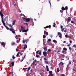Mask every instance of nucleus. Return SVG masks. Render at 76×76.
Here are the masks:
<instances>
[{
    "label": "nucleus",
    "instance_id": "f257e3e1",
    "mask_svg": "<svg viewBox=\"0 0 76 76\" xmlns=\"http://www.w3.org/2000/svg\"><path fill=\"white\" fill-rule=\"evenodd\" d=\"M21 27L22 32H27L29 30L28 29H27V30H25V27L21 26Z\"/></svg>",
    "mask_w": 76,
    "mask_h": 76
},
{
    "label": "nucleus",
    "instance_id": "f03ea898",
    "mask_svg": "<svg viewBox=\"0 0 76 76\" xmlns=\"http://www.w3.org/2000/svg\"><path fill=\"white\" fill-rule=\"evenodd\" d=\"M58 35L60 38L61 39L62 38V34H61V33L60 32H58Z\"/></svg>",
    "mask_w": 76,
    "mask_h": 76
},
{
    "label": "nucleus",
    "instance_id": "7ed1b4c3",
    "mask_svg": "<svg viewBox=\"0 0 76 76\" xmlns=\"http://www.w3.org/2000/svg\"><path fill=\"white\" fill-rule=\"evenodd\" d=\"M2 11L1 10L0 12V15L1 16V18L2 20L3 19V13L2 12Z\"/></svg>",
    "mask_w": 76,
    "mask_h": 76
},
{
    "label": "nucleus",
    "instance_id": "20e7f679",
    "mask_svg": "<svg viewBox=\"0 0 76 76\" xmlns=\"http://www.w3.org/2000/svg\"><path fill=\"white\" fill-rule=\"evenodd\" d=\"M14 28H13L10 29V31L12 32V33H13V34H15V31H14Z\"/></svg>",
    "mask_w": 76,
    "mask_h": 76
},
{
    "label": "nucleus",
    "instance_id": "39448f33",
    "mask_svg": "<svg viewBox=\"0 0 76 76\" xmlns=\"http://www.w3.org/2000/svg\"><path fill=\"white\" fill-rule=\"evenodd\" d=\"M43 54L45 57H46L47 56V53L46 51H44L43 52Z\"/></svg>",
    "mask_w": 76,
    "mask_h": 76
},
{
    "label": "nucleus",
    "instance_id": "423d86ee",
    "mask_svg": "<svg viewBox=\"0 0 76 76\" xmlns=\"http://www.w3.org/2000/svg\"><path fill=\"white\" fill-rule=\"evenodd\" d=\"M2 22L3 23V25H4V26L5 27V26H6V23H4V21H3V19L2 20Z\"/></svg>",
    "mask_w": 76,
    "mask_h": 76
},
{
    "label": "nucleus",
    "instance_id": "0eeeda50",
    "mask_svg": "<svg viewBox=\"0 0 76 76\" xmlns=\"http://www.w3.org/2000/svg\"><path fill=\"white\" fill-rule=\"evenodd\" d=\"M44 35L46 34V35H48V33L47 32V31H45V30L44 31Z\"/></svg>",
    "mask_w": 76,
    "mask_h": 76
},
{
    "label": "nucleus",
    "instance_id": "6e6552de",
    "mask_svg": "<svg viewBox=\"0 0 76 76\" xmlns=\"http://www.w3.org/2000/svg\"><path fill=\"white\" fill-rule=\"evenodd\" d=\"M31 20V18H27L26 19V22H28Z\"/></svg>",
    "mask_w": 76,
    "mask_h": 76
},
{
    "label": "nucleus",
    "instance_id": "1a4fd4ad",
    "mask_svg": "<svg viewBox=\"0 0 76 76\" xmlns=\"http://www.w3.org/2000/svg\"><path fill=\"white\" fill-rule=\"evenodd\" d=\"M1 45H3V47H5V43L4 42H2L1 44Z\"/></svg>",
    "mask_w": 76,
    "mask_h": 76
},
{
    "label": "nucleus",
    "instance_id": "9d476101",
    "mask_svg": "<svg viewBox=\"0 0 76 76\" xmlns=\"http://www.w3.org/2000/svg\"><path fill=\"white\" fill-rule=\"evenodd\" d=\"M51 26L50 25L47 26H46L45 27H44V29H45V28H51Z\"/></svg>",
    "mask_w": 76,
    "mask_h": 76
},
{
    "label": "nucleus",
    "instance_id": "9b49d317",
    "mask_svg": "<svg viewBox=\"0 0 76 76\" xmlns=\"http://www.w3.org/2000/svg\"><path fill=\"white\" fill-rule=\"evenodd\" d=\"M64 64L63 63L61 62L58 65H59V66H61V65H63Z\"/></svg>",
    "mask_w": 76,
    "mask_h": 76
},
{
    "label": "nucleus",
    "instance_id": "f8f14e48",
    "mask_svg": "<svg viewBox=\"0 0 76 76\" xmlns=\"http://www.w3.org/2000/svg\"><path fill=\"white\" fill-rule=\"evenodd\" d=\"M70 20H71V18L70 17H68V22H70Z\"/></svg>",
    "mask_w": 76,
    "mask_h": 76
},
{
    "label": "nucleus",
    "instance_id": "ddd939ff",
    "mask_svg": "<svg viewBox=\"0 0 76 76\" xmlns=\"http://www.w3.org/2000/svg\"><path fill=\"white\" fill-rule=\"evenodd\" d=\"M63 26H61V31H62V32H63L64 31V28H63Z\"/></svg>",
    "mask_w": 76,
    "mask_h": 76
},
{
    "label": "nucleus",
    "instance_id": "4468645a",
    "mask_svg": "<svg viewBox=\"0 0 76 76\" xmlns=\"http://www.w3.org/2000/svg\"><path fill=\"white\" fill-rule=\"evenodd\" d=\"M7 21L8 20V17H7V16H6L4 18V21H6L7 20Z\"/></svg>",
    "mask_w": 76,
    "mask_h": 76
},
{
    "label": "nucleus",
    "instance_id": "2eb2a0df",
    "mask_svg": "<svg viewBox=\"0 0 76 76\" xmlns=\"http://www.w3.org/2000/svg\"><path fill=\"white\" fill-rule=\"evenodd\" d=\"M24 45L25 46L23 47V49L24 50H25L26 49V48H27V45L25 44Z\"/></svg>",
    "mask_w": 76,
    "mask_h": 76
},
{
    "label": "nucleus",
    "instance_id": "dca6fc26",
    "mask_svg": "<svg viewBox=\"0 0 76 76\" xmlns=\"http://www.w3.org/2000/svg\"><path fill=\"white\" fill-rule=\"evenodd\" d=\"M11 45H12V46H13V45H16V43H15V42H12L11 43Z\"/></svg>",
    "mask_w": 76,
    "mask_h": 76
},
{
    "label": "nucleus",
    "instance_id": "f3484780",
    "mask_svg": "<svg viewBox=\"0 0 76 76\" xmlns=\"http://www.w3.org/2000/svg\"><path fill=\"white\" fill-rule=\"evenodd\" d=\"M46 66L47 69V71L48 72V71H49V68H48V66L47 65H46Z\"/></svg>",
    "mask_w": 76,
    "mask_h": 76
},
{
    "label": "nucleus",
    "instance_id": "a211bd4d",
    "mask_svg": "<svg viewBox=\"0 0 76 76\" xmlns=\"http://www.w3.org/2000/svg\"><path fill=\"white\" fill-rule=\"evenodd\" d=\"M65 10H66V12H67V10H68V7L67 6H66L65 7Z\"/></svg>",
    "mask_w": 76,
    "mask_h": 76
},
{
    "label": "nucleus",
    "instance_id": "6ab92c4d",
    "mask_svg": "<svg viewBox=\"0 0 76 76\" xmlns=\"http://www.w3.org/2000/svg\"><path fill=\"white\" fill-rule=\"evenodd\" d=\"M61 10H65V8L64 7H61Z\"/></svg>",
    "mask_w": 76,
    "mask_h": 76
},
{
    "label": "nucleus",
    "instance_id": "aec40b11",
    "mask_svg": "<svg viewBox=\"0 0 76 76\" xmlns=\"http://www.w3.org/2000/svg\"><path fill=\"white\" fill-rule=\"evenodd\" d=\"M14 63H15V61H13L11 63V64H12V66H14Z\"/></svg>",
    "mask_w": 76,
    "mask_h": 76
},
{
    "label": "nucleus",
    "instance_id": "412c9836",
    "mask_svg": "<svg viewBox=\"0 0 76 76\" xmlns=\"http://www.w3.org/2000/svg\"><path fill=\"white\" fill-rule=\"evenodd\" d=\"M49 73L50 74L49 75L53 74V71H49Z\"/></svg>",
    "mask_w": 76,
    "mask_h": 76
},
{
    "label": "nucleus",
    "instance_id": "4be33fe9",
    "mask_svg": "<svg viewBox=\"0 0 76 76\" xmlns=\"http://www.w3.org/2000/svg\"><path fill=\"white\" fill-rule=\"evenodd\" d=\"M44 51H47V47H45L44 48Z\"/></svg>",
    "mask_w": 76,
    "mask_h": 76
},
{
    "label": "nucleus",
    "instance_id": "5701e85b",
    "mask_svg": "<svg viewBox=\"0 0 76 76\" xmlns=\"http://www.w3.org/2000/svg\"><path fill=\"white\" fill-rule=\"evenodd\" d=\"M63 50H64V51H67V48H64L63 49Z\"/></svg>",
    "mask_w": 76,
    "mask_h": 76
},
{
    "label": "nucleus",
    "instance_id": "b1692460",
    "mask_svg": "<svg viewBox=\"0 0 76 76\" xmlns=\"http://www.w3.org/2000/svg\"><path fill=\"white\" fill-rule=\"evenodd\" d=\"M9 26H10V27H11V28H10V29L13 28V26H12V24H9Z\"/></svg>",
    "mask_w": 76,
    "mask_h": 76
},
{
    "label": "nucleus",
    "instance_id": "393cba45",
    "mask_svg": "<svg viewBox=\"0 0 76 76\" xmlns=\"http://www.w3.org/2000/svg\"><path fill=\"white\" fill-rule=\"evenodd\" d=\"M57 72H60V70H59V68H57Z\"/></svg>",
    "mask_w": 76,
    "mask_h": 76
},
{
    "label": "nucleus",
    "instance_id": "a878e982",
    "mask_svg": "<svg viewBox=\"0 0 76 76\" xmlns=\"http://www.w3.org/2000/svg\"><path fill=\"white\" fill-rule=\"evenodd\" d=\"M61 53H63L64 54V53H65V50H63L61 51Z\"/></svg>",
    "mask_w": 76,
    "mask_h": 76
},
{
    "label": "nucleus",
    "instance_id": "bb28decb",
    "mask_svg": "<svg viewBox=\"0 0 76 76\" xmlns=\"http://www.w3.org/2000/svg\"><path fill=\"white\" fill-rule=\"evenodd\" d=\"M12 58L13 60V59H14V58H16V57H15V56H14V55L12 56Z\"/></svg>",
    "mask_w": 76,
    "mask_h": 76
},
{
    "label": "nucleus",
    "instance_id": "cd10ccee",
    "mask_svg": "<svg viewBox=\"0 0 76 76\" xmlns=\"http://www.w3.org/2000/svg\"><path fill=\"white\" fill-rule=\"evenodd\" d=\"M68 47L69 48V50L70 51H72V48H71V47H70V46H69Z\"/></svg>",
    "mask_w": 76,
    "mask_h": 76
},
{
    "label": "nucleus",
    "instance_id": "c85d7f7f",
    "mask_svg": "<svg viewBox=\"0 0 76 76\" xmlns=\"http://www.w3.org/2000/svg\"><path fill=\"white\" fill-rule=\"evenodd\" d=\"M56 26V23H53V27H55Z\"/></svg>",
    "mask_w": 76,
    "mask_h": 76
},
{
    "label": "nucleus",
    "instance_id": "c756f323",
    "mask_svg": "<svg viewBox=\"0 0 76 76\" xmlns=\"http://www.w3.org/2000/svg\"><path fill=\"white\" fill-rule=\"evenodd\" d=\"M5 27L7 30H10V29H9V27H7V26H5Z\"/></svg>",
    "mask_w": 76,
    "mask_h": 76
},
{
    "label": "nucleus",
    "instance_id": "7c9ffc66",
    "mask_svg": "<svg viewBox=\"0 0 76 76\" xmlns=\"http://www.w3.org/2000/svg\"><path fill=\"white\" fill-rule=\"evenodd\" d=\"M43 38H46V36L45 35H43Z\"/></svg>",
    "mask_w": 76,
    "mask_h": 76
},
{
    "label": "nucleus",
    "instance_id": "2f4dec72",
    "mask_svg": "<svg viewBox=\"0 0 76 76\" xmlns=\"http://www.w3.org/2000/svg\"><path fill=\"white\" fill-rule=\"evenodd\" d=\"M26 42V40H23V43H25Z\"/></svg>",
    "mask_w": 76,
    "mask_h": 76
},
{
    "label": "nucleus",
    "instance_id": "473e14b6",
    "mask_svg": "<svg viewBox=\"0 0 76 76\" xmlns=\"http://www.w3.org/2000/svg\"><path fill=\"white\" fill-rule=\"evenodd\" d=\"M50 1H51V0H48V1L49 2L50 6L51 5V2H50Z\"/></svg>",
    "mask_w": 76,
    "mask_h": 76
},
{
    "label": "nucleus",
    "instance_id": "72a5a7b5",
    "mask_svg": "<svg viewBox=\"0 0 76 76\" xmlns=\"http://www.w3.org/2000/svg\"><path fill=\"white\" fill-rule=\"evenodd\" d=\"M73 47H74V48H76V45H74L73 46Z\"/></svg>",
    "mask_w": 76,
    "mask_h": 76
},
{
    "label": "nucleus",
    "instance_id": "f704fd0d",
    "mask_svg": "<svg viewBox=\"0 0 76 76\" xmlns=\"http://www.w3.org/2000/svg\"><path fill=\"white\" fill-rule=\"evenodd\" d=\"M65 37L66 38H68V35L67 34H66L65 35Z\"/></svg>",
    "mask_w": 76,
    "mask_h": 76
},
{
    "label": "nucleus",
    "instance_id": "c9c22d12",
    "mask_svg": "<svg viewBox=\"0 0 76 76\" xmlns=\"http://www.w3.org/2000/svg\"><path fill=\"white\" fill-rule=\"evenodd\" d=\"M48 76H53V74H49Z\"/></svg>",
    "mask_w": 76,
    "mask_h": 76
},
{
    "label": "nucleus",
    "instance_id": "e433bc0d",
    "mask_svg": "<svg viewBox=\"0 0 76 76\" xmlns=\"http://www.w3.org/2000/svg\"><path fill=\"white\" fill-rule=\"evenodd\" d=\"M31 67H29L27 70V71H29V70L31 69Z\"/></svg>",
    "mask_w": 76,
    "mask_h": 76
},
{
    "label": "nucleus",
    "instance_id": "4c0bfd02",
    "mask_svg": "<svg viewBox=\"0 0 76 76\" xmlns=\"http://www.w3.org/2000/svg\"><path fill=\"white\" fill-rule=\"evenodd\" d=\"M39 53H38V54H39V55L41 54V51H40V52Z\"/></svg>",
    "mask_w": 76,
    "mask_h": 76
},
{
    "label": "nucleus",
    "instance_id": "58836bf2",
    "mask_svg": "<svg viewBox=\"0 0 76 76\" xmlns=\"http://www.w3.org/2000/svg\"><path fill=\"white\" fill-rule=\"evenodd\" d=\"M19 53H20V52H18V53L17 54V56H19Z\"/></svg>",
    "mask_w": 76,
    "mask_h": 76
},
{
    "label": "nucleus",
    "instance_id": "ea45409f",
    "mask_svg": "<svg viewBox=\"0 0 76 76\" xmlns=\"http://www.w3.org/2000/svg\"><path fill=\"white\" fill-rule=\"evenodd\" d=\"M61 76H66V75L64 74H62L61 75Z\"/></svg>",
    "mask_w": 76,
    "mask_h": 76
},
{
    "label": "nucleus",
    "instance_id": "a19ab883",
    "mask_svg": "<svg viewBox=\"0 0 76 76\" xmlns=\"http://www.w3.org/2000/svg\"><path fill=\"white\" fill-rule=\"evenodd\" d=\"M45 63L46 64H48V61H45Z\"/></svg>",
    "mask_w": 76,
    "mask_h": 76
},
{
    "label": "nucleus",
    "instance_id": "79ce46f5",
    "mask_svg": "<svg viewBox=\"0 0 76 76\" xmlns=\"http://www.w3.org/2000/svg\"><path fill=\"white\" fill-rule=\"evenodd\" d=\"M44 60L45 61V60H47V58H44Z\"/></svg>",
    "mask_w": 76,
    "mask_h": 76
},
{
    "label": "nucleus",
    "instance_id": "37998d69",
    "mask_svg": "<svg viewBox=\"0 0 76 76\" xmlns=\"http://www.w3.org/2000/svg\"><path fill=\"white\" fill-rule=\"evenodd\" d=\"M53 41L54 42H57V41L55 40H53Z\"/></svg>",
    "mask_w": 76,
    "mask_h": 76
},
{
    "label": "nucleus",
    "instance_id": "c03bdc74",
    "mask_svg": "<svg viewBox=\"0 0 76 76\" xmlns=\"http://www.w3.org/2000/svg\"><path fill=\"white\" fill-rule=\"evenodd\" d=\"M39 50L37 51L36 52V54H38V53H39Z\"/></svg>",
    "mask_w": 76,
    "mask_h": 76
},
{
    "label": "nucleus",
    "instance_id": "a18cd8bd",
    "mask_svg": "<svg viewBox=\"0 0 76 76\" xmlns=\"http://www.w3.org/2000/svg\"><path fill=\"white\" fill-rule=\"evenodd\" d=\"M36 57H37V58H38V57H39V55H36Z\"/></svg>",
    "mask_w": 76,
    "mask_h": 76
},
{
    "label": "nucleus",
    "instance_id": "49530a36",
    "mask_svg": "<svg viewBox=\"0 0 76 76\" xmlns=\"http://www.w3.org/2000/svg\"><path fill=\"white\" fill-rule=\"evenodd\" d=\"M71 44H69V45H67V47H69L70 45H71Z\"/></svg>",
    "mask_w": 76,
    "mask_h": 76
},
{
    "label": "nucleus",
    "instance_id": "de8ad7c7",
    "mask_svg": "<svg viewBox=\"0 0 76 76\" xmlns=\"http://www.w3.org/2000/svg\"><path fill=\"white\" fill-rule=\"evenodd\" d=\"M18 48H17L16 49V51H19V50H18Z\"/></svg>",
    "mask_w": 76,
    "mask_h": 76
},
{
    "label": "nucleus",
    "instance_id": "09e8293b",
    "mask_svg": "<svg viewBox=\"0 0 76 76\" xmlns=\"http://www.w3.org/2000/svg\"><path fill=\"white\" fill-rule=\"evenodd\" d=\"M20 56H22V55H23V53H20Z\"/></svg>",
    "mask_w": 76,
    "mask_h": 76
},
{
    "label": "nucleus",
    "instance_id": "8fccbe9b",
    "mask_svg": "<svg viewBox=\"0 0 76 76\" xmlns=\"http://www.w3.org/2000/svg\"><path fill=\"white\" fill-rule=\"evenodd\" d=\"M71 22L72 23H75V22H74L73 21H71Z\"/></svg>",
    "mask_w": 76,
    "mask_h": 76
},
{
    "label": "nucleus",
    "instance_id": "3c124183",
    "mask_svg": "<svg viewBox=\"0 0 76 76\" xmlns=\"http://www.w3.org/2000/svg\"><path fill=\"white\" fill-rule=\"evenodd\" d=\"M26 18H23V20H26Z\"/></svg>",
    "mask_w": 76,
    "mask_h": 76
},
{
    "label": "nucleus",
    "instance_id": "603ef678",
    "mask_svg": "<svg viewBox=\"0 0 76 76\" xmlns=\"http://www.w3.org/2000/svg\"><path fill=\"white\" fill-rule=\"evenodd\" d=\"M62 56L63 57V58H64L65 57V55H62Z\"/></svg>",
    "mask_w": 76,
    "mask_h": 76
},
{
    "label": "nucleus",
    "instance_id": "864d4df0",
    "mask_svg": "<svg viewBox=\"0 0 76 76\" xmlns=\"http://www.w3.org/2000/svg\"><path fill=\"white\" fill-rule=\"evenodd\" d=\"M60 12H61V13H63V11H62V10H60Z\"/></svg>",
    "mask_w": 76,
    "mask_h": 76
},
{
    "label": "nucleus",
    "instance_id": "5fc2aeb1",
    "mask_svg": "<svg viewBox=\"0 0 76 76\" xmlns=\"http://www.w3.org/2000/svg\"><path fill=\"white\" fill-rule=\"evenodd\" d=\"M16 42L17 43H19V40H17Z\"/></svg>",
    "mask_w": 76,
    "mask_h": 76
},
{
    "label": "nucleus",
    "instance_id": "6e6d98bb",
    "mask_svg": "<svg viewBox=\"0 0 76 76\" xmlns=\"http://www.w3.org/2000/svg\"><path fill=\"white\" fill-rule=\"evenodd\" d=\"M26 42H28L29 41V40L26 39Z\"/></svg>",
    "mask_w": 76,
    "mask_h": 76
},
{
    "label": "nucleus",
    "instance_id": "4d7b16f0",
    "mask_svg": "<svg viewBox=\"0 0 76 76\" xmlns=\"http://www.w3.org/2000/svg\"><path fill=\"white\" fill-rule=\"evenodd\" d=\"M23 70H26V69H28V68H23Z\"/></svg>",
    "mask_w": 76,
    "mask_h": 76
},
{
    "label": "nucleus",
    "instance_id": "13d9d810",
    "mask_svg": "<svg viewBox=\"0 0 76 76\" xmlns=\"http://www.w3.org/2000/svg\"><path fill=\"white\" fill-rule=\"evenodd\" d=\"M51 41V39H48V41Z\"/></svg>",
    "mask_w": 76,
    "mask_h": 76
},
{
    "label": "nucleus",
    "instance_id": "bf43d9fd",
    "mask_svg": "<svg viewBox=\"0 0 76 76\" xmlns=\"http://www.w3.org/2000/svg\"><path fill=\"white\" fill-rule=\"evenodd\" d=\"M18 37V38H19V37H20V35H18L17 36Z\"/></svg>",
    "mask_w": 76,
    "mask_h": 76
},
{
    "label": "nucleus",
    "instance_id": "052dcab7",
    "mask_svg": "<svg viewBox=\"0 0 76 76\" xmlns=\"http://www.w3.org/2000/svg\"><path fill=\"white\" fill-rule=\"evenodd\" d=\"M69 65H70V64H71V62L70 61H69Z\"/></svg>",
    "mask_w": 76,
    "mask_h": 76
},
{
    "label": "nucleus",
    "instance_id": "680f3d73",
    "mask_svg": "<svg viewBox=\"0 0 76 76\" xmlns=\"http://www.w3.org/2000/svg\"><path fill=\"white\" fill-rule=\"evenodd\" d=\"M13 22L14 23H15V22H16V20H15L14 21H13Z\"/></svg>",
    "mask_w": 76,
    "mask_h": 76
},
{
    "label": "nucleus",
    "instance_id": "e2e57ef3",
    "mask_svg": "<svg viewBox=\"0 0 76 76\" xmlns=\"http://www.w3.org/2000/svg\"><path fill=\"white\" fill-rule=\"evenodd\" d=\"M48 51H51V49H48Z\"/></svg>",
    "mask_w": 76,
    "mask_h": 76
},
{
    "label": "nucleus",
    "instance_id": "0e129e2a",
    "mask_svg": "<svg viewBox=\"0 0 76 76\" xmlns=\"http://www.w3.org/2000/svg\"><path fill=\"white\" fill-rule=\"evenodd\" d=\"M72 70H73V71H74V72H76V70H75V69H72Z\"/></svg>",
    "mask_w": 76,
    "mask_h": 76
},
{
    "label": "nucleus",
    "instance_id": "69168bd1",
    "mask_svg": "<svg viewBox=\"0 0 76 76\" xmlns=\"http://www.w3.org/2000/svg\"><path fill=\"white\" fill-rule=\"evenodd\" d=\"M15 23H12V25H15Z\"/></svg>",
    "mask_w": 76,
    "mask_h": 76
},
{
    "label": "nucleus",
    "instance_id": "338daca9",
    "mask_svg": "<svg viewBox=\"0 0 76 76\" xmlns=\"http://www.w3.org/2000/svg\"><path fill=\"white\" fill-rule=\"evenodd\" d=\"M69 42H70V43H71V44L72 43V41H71V40H69Z\"/></svg>",
    "mask_w": 76,
    "mask_h": 76
},
{
    "label": "nucleus",
    "instance_id": "774afa93",
    "mask_svg": "<svg viewBox=\"0 0 76 76\" xmlns=\"http://www.w3.org/2000/svg\"><path fill=\"white\" fill-rule=\"evenodd\" d=\"M24 24H26V25H28V23H24Z\"/></svg>",
    "mask_w": 76,
    "mask_h": 76
}]
</instances>
